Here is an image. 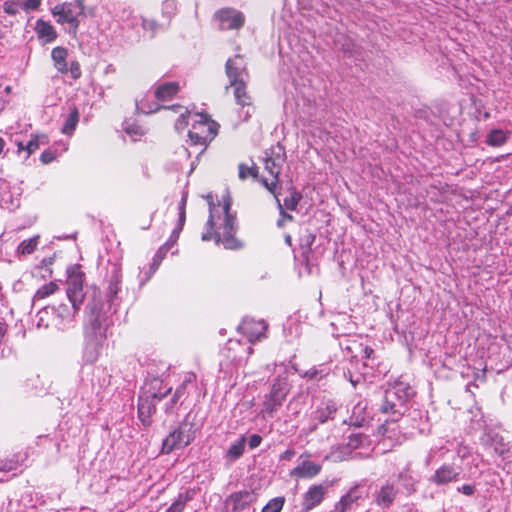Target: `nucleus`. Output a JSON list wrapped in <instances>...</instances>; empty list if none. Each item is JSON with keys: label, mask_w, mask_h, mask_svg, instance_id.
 I'll return each instance as SVG.
<instances>
[{"label": "nucleus", "mask_w": 512, "mask_h": 512, "mask_svg": "<svg viewBox=\"0 0 512 512\" xmlns=\"http://www.w3.org/2000/svg\"><path fill=\"white\" fill-rule=\"evenodd\" d=\"M286 393V384L281 380H277L272 386L270 396H272L273 398H275L276 395L281 396V399L284 400Z\"/></svg>", "instance_id": "44"}, {"label": "nucleus", "mask_w": 512, "mask_h": 512, "mask_svg": "<svg viewBox=\"0 0 512 512\" xmlns=\"http://www.w3.org/2000/svg\"><path fill=\"white\" fill-rule=\"evenodd\" d=\"M308 374H309L310 378H314L316 376L317 372L316 371L308 372Z\"/></svg>", "instance_id": "61"}, {"label": "nucleus", "mask_w": 512, "mask_h": 512, "mask_svg": "<svg viewBox=\"0 0 512 512\" xmlns=\"http://www.w3.org/2000/svg\"><path fill=\"white\" fill-rule=\"evenodd\" d=\"M20 4L13 1H5L3 4L4 12L8 15L14 16L19 12Z\"/></svg>", "instance_id": "47"}, {"label": "nucleus", "mask_w": 512, "mask_h": 512, "mask_svg": "<svg viewBox=\"0 0 512 512\" xmlns=\"http://www.w3.org/2000/svg\"><path fill=\"white\" fill-rule=\"evenodd\" d=\"M352 385L355 386L356 385V381H354L353 379L350 380Z\"/></svg>", "instance_id": "63"}, {"label": "nucleus", "mask_w": 512, "mask_h": 512, "mask_svg": "<svg viewBox=\"0 0 512 512\" xmlns=\"http://www.w3.org/2000/svg\"><path fill=\"white\" fill-rule=\"evenodd\" d=\"M412 395V388L402 381L396 382L391 388L386 390L385 399L381 405L382 413L389 415L386 422L399 420L404 413V403Z\"/></svg>", "instance_id": "6"}, {"label": "nucleus", "mask_w": 512, "mask_h": 512, "mask_svg": "<svg viewBox=\"0 0 512 512\" xmlns=\"http://www.w3.org/2000/svg\"><path fill=\"white\" fill-rule=\"evenodd\" d=\"M161 108H166V107L160 106L157 103L146 104V102H144L143 100L140 102L136 101V110L138 113L150 114V113H154V112L158 111Z\"/></svg>", "instance_id": "39"}, {"label": "nucleus", "mask_w": 512, "mask_h": 512, "mask_svg": "<svg viewBox=\"0 0 512 512\" xmlns=\"http://www.w3.org/2000/svg\"><path fill=\"white\" fill-rule=\"evenodd\" d=\"M142 27L145 30L151 31L152 35H154L158 29V23L153 19H143Z\"/></svg>", "instance_id": "50"}, {"label": "nucleus", "mask_w": 512, "mask_h": 512, "mask_svg": "<svg viewBox=\"0 0 512 512\" xmlns=\"http://www.w3.org/2000/svg\"><path fill=\"white\" fill-rule=\"evenodd\" d=\"M78 121L79 112L77 108L74 107L65 120V123L62 127V132L66 135H71L75 131Z\"/></svg>", "instance_id": "31"}, {"label": "nucleus", "mask_w": 512, "mask_h": 512, "mask_svg": "<svg viewBox=\"0 0 512 512\" xmlns=\"http://www.w3.org/2000/svg\"><path fill=\"white\" fill-rule=\"evenodd\" d=\"M225 73L229 79V87L234 88L236 103L242 108H247L245 111V119L249 118L254 112V107L252 106V98L246 90V85L249 81V73L244 57L237 54L229 58L225 64ZM226 88H228V86Z\"/></svg>", "instance_id": "3"}, {"label": "nucleus", "mask_w": 512, "mask_h": 512, "mask_svg": "<svg viewBox=\"0 0 512 512\" xmlns=\"http://www.w3.org/2000/svg\"><path fill=\"white\" fill-rule=\"evenodd\" d=\"M461 470L462 468L458 465L445 463L435 471L430 481L436 485L451 483L458 479Z\"/></svg>", "instance_id": "14"}, {"label": "nucleus", "mask_w": 512, "mask_h": 512, "mask_svg": "<svg viewBox=\"0 0 512 512\" xmlns=\"http://www.w3.org/2000/svg\"><path fill=\"white\" fill-rule=\"evenodd\" d=\"M295 455V451L288 449L280 455V460H290Z\"/></svg>", "instance_id": "55"}, {"label": "nucleus", "mask_w": 512, "mask_h": 512, "mask_svg": "<svg viewBox=\"0 0 512 512\" xmlns=\"http://www.w3.org/2000/svg\"><path fill=\"white\" fill-rule=\"evenodd\" d=\"M205 199L209 206V218L206 224V232L202 234L203 241L214 239L217 244L222 243L226 249H238L241 245L235 238L237 231L236 218L231 214V197L227 193L223 196V206L216 205L212 194H207Z\"/></svg>", "instance_id": "1"}, {"label": "nucleus", "mask_w": 512, "mask_h": 512, "mask_svg": "<svg viewBox=\"0 0 512 512\" xmlns=\"http://www.w3.org/2000/svg\"><path fill=\"white\" fill-rule=\"evenodd\" d=\"M284 158H286L285 148L278 142L265 152L262 160H282Z\"/></svg>", "instance_id": "33"}, {"label": "nucleus", "mask_w": 512, "mask_h": 512, "mask_svg": "<svg viewBox=\"0 0 512 512\" xmlns=\"http://www.w3.org/2000/svg\"><path fill=\"white\" fill-rule=\"evenodd\" d=\"M18 206H19V201L17 200V201H16V203H14V202L12 201V207H7V208H8V209H12V208H14V207H18Z\"/></svg>", "instance_id": "60"}, {"label": "nucleus", "mask_w": 512, "mask_h": 512, "mask_svg": "<svg viewBox=\"0 0 512 512\" xmlns=\"http://www.w3.org/2000/svg\"><path fill=\"white\" fill-rule=\"evenodd\" d=\"M194 117L192 127L188 131L187 143H190L192 148L199 149L196 154V160H198L208 143L216 136L219 125L206 114L197 113Z\"/></svg>", "instance_id": "5"}, {"label": "nucleus", "mask_w": 512, "mask_h": 512, "mask_svg": "<svg viewBox=\"0 0 512 512\" xmlns=\"http://www.w3.org/2000/svg\"><path fill=\"white\" fill-rule=\"evenodd\" d=\"M84 274L78 270H72L68 274L66 294L72 304L74 313L77 312L84 300L85 293L83 289Z\"/></svg>", "instance_id": "10"}, {"label": "nucleus", "mask_w": 512, "mask_h": 512, "mask_svg": "<svg viewBox=\"0 0 512 512\" xmlns=\"http://www.w3.org/2000/svg\"><path fill=\"white\" fill-rule=\"evenodd\" d=\"M35 31L40 39H45L48 43L55 41L57 38L54 27L42 19L36 21Z\"/></svg>", "instance_id": "22"}, {"label": "nucleus", "mask_w": 512, "mask_h": 512, "mask_svg": "<svg viewBox=\"0 0 512 512\" xmlns=\"http://www.w3.org/2000/svg\"><path fill=\"white\" fill-rule=\"evenodd\" d=\"M244 449L245 438L241 437L236 442L230 445L229 449L227 450L226 457L231 461H235L242 456Z\"/></svg>", "instance_id": "30"}, {"label": "nucleus", "mask_w": 512, "mask_h": 512, "mask_svg": "<svg viewBox=\"0 0 512 512\" xmlns=\"http://www.w3.org/2000/svg\"><path fill=\"white\" fill-rule=\"evenodd\" d=\"M261 441H262V437L260 435L253 434L249 437L248 445H249L250 449H255L261 444Z\"/></svg>", "instance_id": "52"}, {"label": "nucleus", "mask_w": 512, "mask_h": 512, "mask_svg": "<svg viewBox=\"0 0 512 512\" xmlns=\"http://www.w3.org/2000/svg\"><path fill=\"white\" fill-rule=\"evenodd\" d=\"M177 11V3L174 0H165L162 3V14L167 17L168 19H171Z\"/></svg>", "instance_id": "42"}, {"label": "nucleus", "mask_w": 512, "mask_h": 512, "mask_svg": "<svg viewBox=\"0 0 512 512\" xmlns=\"http://www.w3.org/2000/svg\"><path fill=\"white\" fill-rule=\"evenodd\" d=\"M194 435L195 428L192 423H181L163 440L161 452L169 454L173 450L186 447L193 441Z\"/></svg>", "instance_id": "7"}, {"label": "nucleus", "mask_w": 512, "mask_h": 512, "mask_svg": "<svg viewBox=\"0 0 512 512\" xmlns=\"http://www.w3.org/2000/svg\"><path fill=\"white\" fill-rule=\"evenodd\" d=\"M48 144V137L45 134L31 135L27 142L15 140L18 157L29 158L35 151Z\"/></svg>", "instance_id": "13"}, {"label": "nucleus", "mask_w": 512, "mask_h": 512, "mask_svg": "<svg viewBox=\"0 0 512 512\" xmlns=\"http://www.w3.org/2000/svg\"><path fill=\"white\" fill-rule=\"evenodd\" d=\"M321 465L309 460L302 461L291 471V476L298 478L311 479L321 472Z\"/></svg>", "instance_id": "16"}, {"label": "nucleus", "mask_w": 512, "mask_h": 512, "mask_svg": "<svg viewBox=\"0 0 512 512\" xmlns=\"http://www.w3.org/2000/svg\"><path fill=\"white\" fill-rule=\"evenodd\" d=\"M265 167L261 174H259L258 167L255 165V162H251V165L248 166L246 164H240L239 166V177L241 179H246L248 177H252L254 180L259 181L263 184L264 187H266L271 193L274 194L279 208L280 212L283 216V218L292 219V217L288 214H285L282 209V205L280 204V200L276 194V185L279 181V173H280V167L277 162H264Z\"/></svg>", "instance_id": "4"}, {"label": "nucleus", "mask_w": 512, "mask_h": 512, "mask_svg": "<svg viewBox=\"0 0 512 512\" xmlns=\"http://www.w3.org/2000/svg\"><path fill=\"white\" fill-rule=\"evenodd\" d=\"M170 249L169 243H165L162 245L158 251L156 252L154 258H153V264L151 266V274L154 273L157 268L159 267L161 261L165 258L166 253Z\"/></svg>", "instance_id": "38"}, {"label": "nucleus", "mask_w": 512, "mask_h": 512, "mask_svg": "<svg viewBox=\"0 0 512 512\" xmlns=\"http://www.w3.org/2000/svg\"><path fill=\"white\" fill-rule=\"evenodd\" d=\"M188 198V192L183 191L182 198L178 205V224L177 227L173 230L169 240L166 243H169L170 248L177 242L180 232L183 229L186 220V203Z\"/></svg>", "instance_id": "17"}, {"label": "nucleus", "mask_w": 512, "mask_h": 512, "mask_svg": "<svg viewBox=\"0 0 512 512\" xmlns=\"http://www.w3.org/2000/svg\"><path fill=\"white\" fill-rule=\"evenodd\" d=\"M336 46L343 53L344 57L356 58L358 55V46L347 36H341L337 40Z\"/></svg>", "instance_id": "26"}, {"label": "nucleus", "mask_w": 512, "mask_h": 512, "mask_svg": "<svg viewBox=\"0 0 512 512\" xmlns=\"http://www.w3.org/2000/svg\"><path fill=\"white\" fill-rule=\"evenodd\" d=\"M183 390H184L183 386H181V387L176 389L174 395L172 396V398L170 400V403L166 407V412H170L174 408V406L177 403L178 399L182 395Z\"/></svg>", "instance_id": "49"}, {"label": "nucleus", "mask_w": 512, "mask_h": 512, "mask_svg": "<svg viewBox=\"0 0 512 512\" xmlns=\"http://www.w3.org/2000/svg\"><path fill=\"white\" fill-rule=\"evenodd\" d=\"M4 147H5V141L2 138H0V154L3 152Z\"/></svg>", "instance_id": "59"}, {"label": "nucleus", "mask_w": 512, "mask_h": 512, "mask_svg": "<svg viewBox=\"0 0 512 512\" xmlns=\"http://www.w3.org/2000/svg\"><path fill=\"white\" fill-rule=\"evenodd\" d=\"M38 239H39L38 236H34L27 240H23L17 248V254H19V255L32 254L38 245Z\"/></svg>", "instance_id": "34"}, {"label": "nucleus", "mask_w": 512, "mask_h": 512, "mask_svg": "<svg viewBox=\"0 0 512 512\" xmlns=\"http://www.w3.org/2000/svg\"><path fill=\"white\" fill-rule=\"evenodd\" d=\"M52 14L58 17V23H68L72 33L75 34L79 26L78 18L84 14V4L81 0L64 2L56 5L52 9Z\"/></svg>", "instance_id": "8"}, {"label": "nucleus", "mask_w": 512, "mask_h": 512, "mask_svg": "<svg viewBox=\"0 0 512 512\" xmlns=\"http://www.w3.org/2000/svg\"><path fill=\"white\" fill-rule=\"evenodd\" d=\"M466 453H467V452H466V448H463V449H461V448H460V449L458 450V452H457V455H458L459 457H461V458H464V457H465V455H466Z\"/></svg>", "instance_id": "58"}, {"label": "nucleus", "mask_w": 512, "mask_h": 512, "mask_svg": "<svg viewBox=\"0 0 512 512\" xmlns=\"http://www.w3.org/2000/svg\"><path fill=\"white\" fill-rule=\"evenodd\" d=\"M485 441H488V439H491L493 442H495L494 445V452L503 455L507 451L506 445L502 442V438L498 437L497 434L492 436L490 433L486 435Z\"/></svg>", "instance_id": "43"}, {"label": "nucleus", "mask_w": 512, "mask_h": 512, "mask_svg": "<svg viewBox=\"0 0 512 512\" xmlns=\"http://www.w3.org/2000/svg\"><path fill=\"white\" fill-rule=\"evenodd\" d=\"M314 239H315V236L310 235L309 236V240H308V244H311L314 241Z\"/></svg>", "instance_id": "62"}, {"label": "nucleus", "mask_w": 512, "mask_h": 512, "mask_svg": "<svg viewBox=\"0 0 512 512\" xmlns=\"http://www.w3.org/2000/svg\"><path fill=\"white\" fill-rule=\"evenodd\" d=\"M301 199V195L300 193L296 192V191H291L289 193V195H287L283 201H284V206L286 207V209L288 210H294L296 209L299 201Z\"/></svg>", "instance_id": "40"}, {"label": "nucleus", "mask_w": 512, "mask_h": 512, "mask_svg": "<svg viewBox=\"0 0 512 512\" xmlns=\"http://www.w3.org/2000/svg\"><path fill=\"white\" fill-rule=\"evenodd\" d=\"M336 410V404L332 400H327L314 412V419L323 424L333 418Z\"/></svg>", "instance_id": "21"}, {"label": "nucleus", "mask_w": 512, "mask_h": 512, "mask_svg": "<svg viewBox=\"0 0 512 512\" xmlns=\"http://www.w3.org/2000/svg\"><path fill=\"white\" fill-rule=\"evenodd\" d=\"M56 289H57V285L54 282L45 284L36 291V293L34 295V300L44 299V298L52 295L56 291Z\"/></svg>", "instance_id": "36"}, {"label": "nucleus", "mask_w": 512, "mask_h": 512, "mask_svg": "<svg viewBox=\"0 0 512 512\" xmlns=\"http://www.w3.org/2000/svg\"><path fill=\"white\" fill-rule=\"evenodd\" d=\"M121 284V273L120 270L115 267L110 277L107 298L108 301L113 304L118 292L120 291Z\"/></svg>", "instance_id": "27"}, {"label": "nucleus", "mask_w": 512, "mask_h": 512, "mask_svg": "<svg viewBox=\"0 0 512 512\" xmlns=\"http://www.w3.org/2000/svg\"><path fill=\"white\" fill-rule=\"evenodd\" d=\"M155 412V403H152L147 398H142L139 396L138 403V415L141 422L148 426L151 423V415Z\"/></svg>", "instance_id": "23"}, {"label": "nucleus", "mask_w": 512, "mask_h": 512, "mask_svg": "<svg viewBox=\"0 0 512 512\" xmlns=\"http://www.w3.org/2000/svg\"><path fill=\"white\" fill-rule=\"evenodd\" d=\"M185 507V500L178 498L166 512H182Z\"/></svg>", "instance_id": "51"}, {"label": "nucleus", "mask_w": 512, "mask_h": 512, "mask_svg": "<svg viewBox=\"0 0 512 512\" xmlns=\"http://www.w3.org/2000/svg\"><path fill=\"white\" fill-rule=\"evenodd\" d=\"M267 323L264 320H255L245 318L239 326V329L247 337L249 342L253 343L265 337Z\"/></svg>", "instance_id": "11"}, {"label": "nucleus", "mask_w": 512, "mask_h": 512, "mask_svg": "<svg viewBox=\"0 0 512 512\" xmlns=\"http://www.w3.org/2000/svg\"><path fill=\"white\" fill-rule=\"evenodd\" d=\"M327 489L321 484L311 486L303 496L302 508L305 511L312 510L324 499Z\"/></svg>", "instance_id": "15"}, {"label": "nucleus", "mask_w": 512, "mask_h": 512, "mask_svg": "<svg viewBox=\"0 0 512 512\" xmlns=\"http://www.w3.org/2000/svg\"><path fill=\"white\" fill-rule=\"evenodd\" d=\"M179 90L177 82H166L160 84L155 90V98L159 101H167L171 99Z\"/></svg>", "instance_id": "25"}, {"label": "nucleus", "mask_w": 512, "mask_h": 512, "mask_svg": "<svg viewBox=\"0 0 512 512\" xmlns=\"http://www.w3.org/2000/svg\"><path fill=\"white\" fill-rule=\"evenodd\" d=\"M197 152H199V149L192 148L191 144L188 143V146L181 145L180 147H178L176 150V155L179 158H196Z\"/></svg>", "instance_id": "41"}, {"label": "nucleus", "mask_w": 512, "mask_h": 512, "mask_svg": "<svg viewBox=\"0 0 512 512\" xmlns=\"http://www.w3.org/2000/svg\"><path fill=\"white\" fill-rule=\"evenodd\" d=\"M213 18L218 22V28L222 31L240 30L246 22L244 13L233 7L218 9Z\"/></svg>", "instance_id": "9"}, {"label": "nucleus", "mask_w": 512, "mask_h": 512, "mask_svg": "<svg viewBox=\"0 0 512 512\" xmlns=\"http://www.w3.org/2000/svg\"><path fill=\"white\" fill-rule=\"evenodd\" d=\"M123 131L129 135L133 141L145 135L146 130L144 127L132 120H126L122 124Z\"/></svg>", "instance_id": "28"}, {"label": "nucleus", "mask_w": 512, "mask_h": 512, "mask_svg": "<svg viewBox=\"0 0 512 512\" xmlns=\"http://www.w3.org/2000/svg\"><path fill=\"white\" fill-rule=\"evenodd\" d=\"M365 410L366 406L363 403H358L352 411L351 424L355 426H361L365 421Z\"/></svg>", "instance_id": "35"}, {"label": "nucleus", "mask_w": 512, "mask_h": 512, "mask_svg": "<svg viewBox=\"0 0 512 512\" xmlns=\"http://www.w3.org/2000/svg\"><path fill=\"white\" fill-rule=\"evenodd\" d=\"M332 459L333 461H341L343 460V458H341L340 456H338L336 454V452H332L330 456H326V459Z\"/></svg>", "instance_id": "57"}, {"label": "nucleus", "mask_w": 512, "mask_h": 512, "mask_svg": "<svg viewBox=\"0 0 512 512\" xmlns=\"http://www.w3.org/2000/svg\"><path fill=\"white\" fill-rule=\"evenodd\" d=\"M508 136L509 133L502 129H493L487 135L486 142L490 146L499 147L507 141Z\"/></svg>", "instance_id": "29"}, {"label": "nucleus", "mask_w": 512, "mask_h": 512, "mask_svg": "<svg viewBox=\"0 0 512 512\" xmlns=\"http://www.w3.org/2000/svg\"><path fill=\"white\" fill-rule=\"evenodd\" d=\"M56 157H57V155H56L55 151L52 150L51 148H48V149H45L41 153L40 160L41 161H44V160H55Z\"/></svg>", "instance_id": "53"}, {"label": "nucleus", "mask_w": 512, "mask_h": 512, "mask_svg": "<svg viewBox=\"0 0 512 512\" xmlns=\"http://www.w3.org/2000/svg\"><path fill=\"white\" fill-rule=\"evenodd\" d=\"M397 491L393 485H384L375 495V502L382 508H388L392 505Z\"/></svg>", "instance_id": "20"}, {"label": "nucleus", "mask_w": 512, "mask_h": 512, "mask_svg": "<svg viewBox=\"0 0 512 512\" xmlns=\"http://www.w3.org/2000/svg\"><path fill=\"white\" fill-rule=\"evenodd\" d=\"M172 390L171 386L164 383L163 380L154 378L143 388L142 398H147L154 403L163 400Z\"/></svg>", "instance_id": "12"}, {"label": "nucleus", "mask_w": 512, "mask_h": 512, "mask_svg": "<svg viewBox=\"0 0 512 512\" xmlns=\"http://www.w3.org/2000/svg\"><path fill=\"white\" fill-rule=\"evenodd\" d=\"M361 498V494L358 491V486H353L349 491L343 495L340 500L335 503L333 509L330 512H346L351 508L352 504Z\"/></svg>", "instance_id": "19"}, {"label": "nucleus", "mask_w": 512, "mask_h": 512, "mask_svg": "<svg viewBox=\"0 0 512 512\" xmlns=\"http://www.w3.org/2000/svg\"><path fill=\"white\" fill-rule=\"evenodd\" d=\"M252 501V494L249 491H238L231 494L226 504L231 507L232 511L238 512L246 509Z\"/></svg>", "instance_id": "18"}, {"label": "nucleus", "mask_w": 512, "mask_h": 512, "mask_svg": "<svg viewBox=\"0 0 512 512\" xmlns=\"http://www.w3.org/2000/svg\"><path fill=\"white\" fill-rule=\"evenodd\" d=\"M170 108L177 112H180V115L175 122V129L177 131L184 130L186 128V126L189 124L188 119L190 118V113L188 112V110L186 108L184 109L180 105H173Z\"/></svg>", "instance_id": "32"}, {"label": "nucleus", "mask_w": 512, "mask_h": 512, "mask_svg": "<svg viewBox=\"0 0 512 512\" xmlns=\"http://www.w3.org/2000/svg\"><path fill=\"white\" fill-rule=\"evenodd\" d=\"M286 242H290V237H286Z\"/></svg>", "instance_id": "64"}, {"label": "nucleus", "mask_w": 512, "mask_h": 512, "mask_svg": "<svg viewBox=\"0 0 512 512\" xmlns=\"http://www.w3.org/2000/svg\"><path fill=\"white\" fill-rule=\"evenodd\" d=\"M42 0H23L20 3V7L26 13L36 11L40 7Z\"/></svg>", "instance_id": "46"}, {"label": "nucleus", "mask_w": 512, "mask_h": 512, "mask_svg": "<svg viewBox=\"0 0 512 512\" xmlns=\"http://www.w3.org/2000/svg\"><path fill=\"white\" fill-rule=\"evenodd\" d=\"M285 503L284 497H275L271 499L262 509V512H280Z\"/></svg>", "instance_id": "37"}, {"label": "nucleus", "mask_w": 512, "mask_h": 512, "mask_svg": "<svg viewBox=\"0 0 512 512\" xmlns=\"http://www.w3.org/2000/svg\"><path fill=\"white\" fill-rule=\"evenodd\" d=\"M459 492L465 495H472L475 491V487L473 485L465 484L457 489Z\"/></svg>", "instance_id": "54"}, {"label": "nucleus", "mask_w": 512, "mask_h": 512, "mask_svg": "<svg viewBox=\"0 0 512 512\" xmlns=\"http://www.w3.org/2000/svg\"><path fill=\"white\" fill-rule=\"evenodd\" d=\"M89 314L85 326V349L83 359L86 363H94L106 340L108 318L96 304L89 305Z\"/></svg>", "instance_id": "2"}, {"label": "nucleus", "mask_w": 512, "mask_h": 512, "mask_svg": "<svg viewBox=\"0 0 512 512\" xmlns=\"http://www.w3.org/2000/svg\"><path fill=\"white\" fill-rule=\"evenodd\" d=\"M67 55L68 50L61 46L53 48L51 52L55 68L63 74L68 72V63L66 61Z\"/></svg>", "instance_id": "24"}, {"label": "nucleus", "mask_w": 512, "mask_h": 512, "mask_svg": "<svg viewBox=\"0 0 512 512\" xmlns=\"http://www.w3.org/2000/svg\"><path fill=\"white\" fill-rule=\"evenodd\" d=\"M282 401L283 400L281 399V396L276 395L275 398H273L272 396H269V398L264 403L265 409L269 413H273L274 411H276L278 409V407L281 406Z\"/></svg>", "instance_id": "45"}, {"label": "nucleus", "mask_w": 512, "mask_h": 512, "mask_svg": "<svg viewBox=\"0 0 512 512\" xmlns=\"http://www.w3.org/2000/svg\"><path fill=\"white\" fill-rule=\"evenodd\" d=\"M363 352L365 354V358L367 359L371 358V355L374 353L373 349L368 346L363 348Z\"/></svg>", "instance_id": "56"}, {"label": "nucleus", "mask_w": 512, "mask_h": 512, "mask_svg": "<svg viewBox=\"0 0 512 512\" xmlns=\"http://www.w3.org/2000/svg\"><path fill=\"white\" fill-rule=\"evenodd\" d=\"M68 72H70L71 77L76 80L81 77V68L78 61H71L68 66Z\"/></svg>", "instance_id": "48"}]
</instances>
